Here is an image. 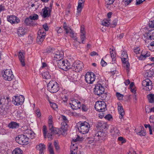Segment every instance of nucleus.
<instances>
[{
    "instance_id": "a878e982",
    "label": "nucleus",
    "mask_w": 154,
    "mask_h": 154,
    "mask_svg": "<svg viewBox=\"0 0 154 154\" xmlns=\"http://www.w3.org/2000/svg\"><path fill=\"white\" fill-rule=\"evenodd\" d=\"M36 148L39 151L40 154H44L43 150L45 149V146L44 144L40 143L36 146Z\"/></svg>"
},
{
    "instance_id": "39448f33",
    "label": "nucleus",
    "mask_w": 154,
    "mask_h": 154,
    "mask_svg": "<svg viewBox=\"0 0 154 154\" xmlns=\"http://www.w3.org/2000/svg\"><path fill=\"white\" fill-rule=\"evenodd\" d=\"M63 28H64L66 34H69V36L71 38L76 41H78V38H77L75 36L76 34H74V31L69 27L67 25L66 23H64Z\"/></svg>"
},
{
    "instance_id": "b1692460",
    "label": "nucleus",
    "mask_w": 154,
    "mask_h": 154,
    "mask_svg": "<svg viewBox=\"0 0 154 154\" xmlns=\"http://www.w3.org/2000/svg\"><path fill=\"white\" fill-rule=\"evenodd\" d=\"M110 132L112 133V136L115 138L120 135L119 131L116 127H112L110 130Z\"/></svg>"
},
{
    "instance_id": "4d7b16f0",
    "label": "nucleus",
    "mask_w": 154,
    "mask_h": 154,
    "mask_svg": "<svg viewBox=\"0 0 154 154\" xmlns=\"http://www.w3.org/2000/svg\"><path fill=\"white\" fill-rule=\"evenodd\" d=\"M30 137H28V138H29L30 139H32L35 137V134L32 131H30Z\"/></svg>"
},
{
    "instance_id": "72a5a7b5",
    "label": "nucleus",
    "mask_w": 154,
    "mask_h": 154,
    "mask_svg": "<svg viewBox=\"0 0 154 154\" xmlns=\"http://www.w3.org/2000/svg\"><path fill=\"white\" fill-rule=\"evenodd\" d=\"M51 134L53 135H55L56 134H61L60 133V129H59L58 128H54L53 129H52L51 131Z\"/></svg>"
},
{
    "instance_id": "5fc2aeb1",
    "label": "nucleus",
    "mask_w": 154,
    "mask_h": 154,
    "mask_svg": "<svg viewBox=\"0 0 154 154\" xmlns=\"http://www.w3.org/2000/svg\"><path fill=\"white\" fill-rule=\"evenodd\" d=\"M43 132L45 137L46 138L47 133L46 126L45 125H44L43 127Z\"/></svg>"
},
{
    "instance_id": "338daca9",
    "label": "nucleus",
    "mask_w": 154,
    "mask_h": 154,
    "mask_svg": "<svg viewBox=\"0 0 154 154\" xmlns=\"http://www.w3.org/2000/svg\"><path fill=\"white\" fill-rule=\"evenodd\" d=\"M150 121L153 123L154 126V116H150Z\"/></svg>"
},
{
    "instance_id": "2f4dec72",
    "label": "nucleus",
    "mask_w": 154,
    "mask_h": 154,
    "mask_svg": "<svg viewBox=\"0 0 154 154\" xmlns=\"http://www.w3.org/2000/svg\"><path fill=\"white\" fill-rule=\"evenodd\" d=\"M147 98L150 103H152L154 102V94H149L147 95Z\"/></svg>"
},
{
    "instance_id": "f8f14e48",
    "label": "nucleus",
    "mask_w": 154,
    "mask_h": 154,
    "mask_svg": "<svg viewBox=\"0 0 154 154\" xmlns=\"http://www.w3.org/2000/svg\"><path fill=\"white\" fill-rule=\"evenodd\" d=\"M46 32L44 29H42L38 30V35L37 37L36 41L37 42L40 44L42 43L45 38Z\"/></svg>"
},
{
    "instance_id": "864d4df0",
    "label": "nucleus",
    "mask_w": 154,
    "mask_h": 154,
    "mask_svg": "<svg viewBox=\"0 0 154 154\" xmlns=\"http://www.w3.org/2000/svg\"><path fill=\"white\" fill-rule=\"evenodd\" d=\"M118 140L121 141L122 143H124L126 142V140L122 137H118Z\"/></svg>"
},
{
    "instance_id": "1a4fd4ad",
    "label": "nucleus",
    "mask_w": 154,
    "mask_h": 154,
    "mask_svg": "<svg viewBox=\"0 0 154 154\" xmlns=\"http://www.w3.org/2000/svg\"><path fill=\"white\" fill-rule=\"evenodd\" d=\"M85 80L88 84H93L95 79V75L92 72H88L85 76Z\"/></svg>"
},
{
    "instance_id": "dca6fc26",
    "label": "nucleus",
    "mask_w": 154,
    "mask_h": 154,
    "mask_svg": "<svg viewBox=\"0 0 154 154\" xmlns=\"http://www.w3.org/2000/svg\"><path fill=\"white\" fill-rule=\"evenodd\" d=\"M73 69H75V71L79 72L82 70L83 67L82 63L79 61H75L72 66Z\"/></svg>"
},
{
    "instance_id": "a211bd4d",
    "label": "nucleus",
    "mask_w": 154,
    "mask_h": 154,
    "mask_svg": "<svg viewBox=\"0 0 154 154\" xmlns=\"http://www.w3.org/2000/svg\"><path fill=\"white\" fill-rule=\"evenodd\" d=\"M68 122H64L61 123L62 126L60 129V133L63 135L65 136L66 134V131L67 129V123Z\"/></svg>"
},
{
    "instance_id": "c756f323",
    "label": "nucleus",
    "mask_w": 154,
    "mask_h": 154,
    "mask_svg": "<svg viewBox=\"0 0 154 154\" xmlns=\"http://www.w3.org/2000/svg\"><path fill=\"white\" fill-rule=\"evenodd\" d=\"M154 75V72L152 69H149L146 71L144 76L147 77H151Z\"/></svg>"
},
{
    "instance_id": "c9c22d12",
    "label": "nucleus",
    "mask_w": 154,
    "mask_h": 154,
    "mask_svg": "<svg viewBox=\"0 0 154 154\" xmlns=\"http://www.w3.org/2000/svg\"><path fill=\"white\" fill-rule=\"evenodd\" d=\"M140 128L141 129L140 131L137 132V134L140 135L141 136H145L146 134V133L143 130L144 128L143 127H140Z\"/></svg>"
},
{
    "instance_id": "09e8293b",
    "label": "nucleus",
    "mask_w": 154,
    "mask_h": 154,
    "mask_svg": "<svg viewBox=\"0 0 154 154\" xmlns=\"http://www.w3.org/2000/svg\"><path fill=\"white\" fill-rule=\"evenodd\" d=\"M54 145L56 149L57 150H58L60 149V147L58 143V142L55 141L54 142Z\"/></svg>"
},
{
    "instance_id": "e2e57ef3",
    "label": "nucleus",
    "mask_w": 154,
    "mask_h": 154,
    "mask_svg": "<svg viewBox=\"0 0 154 154\" xmlns=\"http://www.w3.org/2000/svg\"><path fill=\"white\" fill-rule=\"evenodd\" d=\"M43 27L44 29L45 30V32H46L47 31H48L49 28L47 24H45L43 25Z\"/></svg>"
},
{
    "instance_id": "a19ab883",
    "label": "nucleus",
    "mask_w": 154,
    "mask_h": 154,
    "mask_svg": "<svg viewBox=\"0 0 154 154\" xmlns=\"http://www.w3.org/2000/svg\"><path fill=\"white\" fill-rule=\"evenodd\" d=\"M29 18L32 20H37L38 19V16L36 14H34L33 15H30L29 16Z\"/></svg>"
},
{
    "instance_id": "c85d7f7f",
    "label": "nucleus",
    "mask_w": 154,
    "mask_h": 154,
    "mask_svg": "<svg viewBox=\"0 0 154 154\" xmlns=\"http://www.w3.org/2000/svg\"><path fill=\"white\" fill-rule=\"evenodd\" d=\"M18 55L19 60L21 63L22 65L23 66H25V63L24 61V57L22 52H19Z\"/></svg>"
},
{
    "instance_id": "2eb2a0df",
    "label": "nucleus",
    "mask_w": 154,
    "mask_h": 154,
    "mask_svg": "<svg viewBox=\"0 0 154 154\" xmlns=\"http://www.w3.org/2000/svg\"><path fill=\"white\" fill-rule=\"evenodd\" d=\"M81 103L80 102L76 99L71 100L69 103L71 108L75 110L80 108L82 105Z\"/></svg>"
},
{
    "instance_id": "f3484780",
    "label": "nucleus",
    "mask_w": 154,
    "mask_h": 154,
    "mask_svg": "<svg viewBox=\"0 0 154 154\" xmlns=\"http://www.w3.org/2000/svg\"><path fill=\"white\" fill-rule=\"evenodd\" d=\"M80 35V41H78V39L77 41H78L80 43L81 42L83 43L84 44V41L85 38V27L83 25H82L81 27Z\"/></svg>"
},
{
    "instance_id": "aec40b11",
    "label": "nucleus",
    "mask_w": 154,
    "mask_h": 154,
    "mask_svg": "<svg viewBox=\"0 0 154 154\" xmlns=\"http://www.w3.org/2000/svg\"><path fill=\"white\" fill-rule=\"evenodd\" d=\"M7 19L11 24L17 23L20 22L19 18L14 15L8 16Z\"/></svg>"
},
{
    "instance_id": "4c0bfd02",
    "label": "nucleus",
    "mask_w": 154,
    "mask_h": 154,
    "mask_svg": "<svg viewBox=\"0 0 154 154\" xmlns=\"http://www.w3.org/2000/svg\"><path fill=\"white\" fill-rule=\"evenodd\" d=\"M48 149L50 152V154H54V151L53 150V147L52 146V143H49L48 144Z\"/></svg>"
},
{
    "instance_id": "603ef678",
    "label": "nucleus",
    "mask_w": 154,
    "mask_h": 154,
    "mask_svg": "<svg viewBox=\"0 0 154 154\" xmlns=\"http://www.w3.org/2000/svg\"><path fill=\"white\" fill-rule=\"evenodd\" d=\"M115 0H105L106 3L107 5H111L112 4Z\"/></svg>"
},
{
    "instance_id": "4468645a",
    "label": "nucleus",
    "mask_w": 154,
    "mask_h": 154,
    "mask_svg": "<svg viewBox=\"0 0 154 154\" xmlns=\"http://www.w3.org/2000/svg\"><path fill=\"white\" fill-rule=\"evenodd\" d=\"M52 3H50L49 7L45 6V8L42 9V11L43 14L42 15L44 18L48 17L51 15V13L52 9Z\"/></svg>"
},
{
    "instance_id": "473e14b6",
    "label": "nucleus",
    "mask_w": 154,
    "mask_h": 154,
    "mask_svg": "<svg viewBox=\"0 0 154 154\" xmlns=\"http://www.w3.org/2000/svg\"><path fill=\"white\" fill-rule=\"evenodd\" d=\"M77 149L78 147L77 146V144H72V143L70 146L71 152H77Z\"/></svg>"
},
{
    "instance_id": "393cba45",
    "label": "nucleus",
    "mask_w": 154,
    "mask_h": 154,
    "mask_svg": "<svg viewBox=\"0 0 154 154\" xmlns=\"http://www.w3.org/2000/svg\"><path fill=\"white\" fill-rule=\"evenodd\" d=\"M26 31L25 28L21 27L18 28L17 30V33L19 36H23L26 33Z\"/></svg>"
},
{
    "instance_id": "f704fd0d",
    "label": "nucleus",
    "mask_w": 154,
    "mask_h": 154,
    "mask_svg": "<svg viewBox=\"0 0 154 154\" xmlns=\"http://www.w3.org/2000/svg\"><path fill=\"white\" fill-rule=\"evenodd\" d=\"M114 50L113 49H110V52L111 55V57L112 59V61H115L116 59V54L113 52Z\"/></svg>"
},
{
    "instance_id": "052dcab7",
    "label": "nucleus",
    "mask_w": 154,
    "mask_h": 154,
    "mask_svg": "<svg viewBox=\"0 0 154 154\" xmlns=\"http://www.w3.org/2000/svg\"><path fill=\"white\" fill-rule=\"evenodd\" d=\"M82 106V109L83 111H87L88 110V108L85 105H83V104L81 103Z\"/></svg>"
},
{
    "instance_id": "69168bd1",
    "label": "nucleus",
    "mask_w": 154,
    "mask_h": 154,
    "mask_svg": "<svg viewBox=\"0 0 154 154\" xmlns=\"http://www.w3.org/2000/svg\"><path fill=\"white\" fill-rule=\"evenodd\" d=\"M63 53L62 51H56L55 53V55H60L61 56H63Z\"/></svg>"
},
{
    "instance_id": "c03bdc74",
    "label": "nucleus",
    "mask_w": 154,
    "mask_h": 154,
    "mask_svg": "<svg viewBox=\"0 0 154 154\" xmlns=\"http://www.w3.org/2000/svg\"><path fill=\"white\" fill-rule=\"evenodd\" d=\"M24 22L27 25H29L31 24L32 22V20L30 19L29 17L25 19Z\"/></svg>"
},
{
    "instance_id": "cd10ccee",
    "label": "nucleus",
    "mask_w": 154,
    "mask_h": 154,
    "mask_svg": "<svg viewBox=\"0 0 154 154\" xmlns=\"http://www.w3.org/2000/svg\"><path fill=\"white\" fill-rule=\"evenodd\" d=\"M144 36L147 37L148 39H154V30L150 31L148 33L145 34Z\"/></svg>"
},
{
    "instance_id": "37998d69",
    "label": "nucleus",
    "mask_w": 154,
    "mask_h": 154,
    "mask_svg": "<svg viewBox=\"0 0 154 154\" xmlns=\"http://www.w3.org/2000/svg\"><path fill=\"white\" fill-rule=\"evenodd\" d=\"M116 96L118 99L119 100H121L122 99L123 97V95L119 92H117L116 94Z\"/></svg>"
},
{
    "instance_id": "bf43d9fd",
    "label": "nucleus",
    "mask_w": 154,
    "mask_h": 154,
    "mask_svg": "<svg viewBox=\"0 0 154 154\" xmlns=\"http://www.w3.org/2000/svg\"><path fill=\"white\" fill-rule=\"evenodd\" d=\"M51 106L53 109H55L57 108V104L54 103H51Z\"/></svg>"
},
{
    "instance_id": "de8ad7c7",
    "label": "nucleus",
    "mask_w": 154,
    "mask_h": 154,
    "mask_svg": "<svg viewBox=\"0 0 154 154\" xmlns=\"http://www.w3.org/2000/svg\"><path fill=\"white\" fill-rule=\"evenodd\" d=\"M117 22L118 20L116 19H115L112 21L111 27H115L117 25Z\"/></svg>"
},
{
    "instance_id": "4be33fe9",
    "label": "nucleus",
    "mask_w": 154,
    "mask_h": 154,
    "mask_svg": "<svg viewBox=\"0 0 154 154\" xmlns=\"http://www.w3.org/2000/svg\"><path fill=\"white\" fill-rule=\"evenodd\" d=\"M84 2H85L79 1L77 8V13L76 14V17H78L80 15L84 5Z\"/></svg>"
},
{
    "instance_id": "58836bf2",
    "label": "nucleus",
    "mask_w": 154,
    "mask_h": 154,
    "mask_svg": "<svg viewBox=\"0 0 154 154\" xmlns=\"http://www.w3.org/2000/svg\"><path fill=\"white\" fill-rule=\"evenodd\" d=\"M110 21V20L108 19V20H103L102 21V24L106 26H109V25L110 24L109 21Z\"/></svg>"
},
{
    "instance_id": "9b49d317",
    "label": "nucleus",
    "mask_w": 154,
    "mask_h": 154,
    "mask_svg": "<svg viewBox=\"0 0 154 154\" xmlns=\"http://www.w3.org/2000/svg\"><path fill=\"white\" fill-rule=\"evenodd\" d=\"M3 77L5 80L11 81L14 78V75L11 70L6 69L3 72Z\"/></svg>"
},
{
    "instance_id": "ea45409f",
    "label": "nucleus",
    "mask_w": 154,
    "mask_h": 154,
    "mask_svg": "<svg viewBox=\"0 0 154 154\" xmlns=\"http://www.w3.org/2000/svg\"><path fill=\"white\" fill-rule=\"evenodd\" d=\"M63 56H61L60 55H55L54 57V60L57 61L62 60Z\"/></svg>"
},
{
    "instance_id": "774afa93",
    "label": "nucleus",
    "mask_w": 154,
    "mask_h": 154,
    "mask_svg": "<svg viewBox=\"0 0 154 154\" xmlns=\"http://www.w3.org/2000/svg\"><path fill=\"white\" fill-rule=\"evenodd\" d=\"M101 64L103 66H106L107 65V63L102 59L101 62Z\"/></svg>"
},
{
    "instance_id": "a18cd8bd",
    "label": "nucleus",
    "mask_w": 154,
    "mask_h": 154,
    "mask_svg": "<svg viewBox=\"0 0 154 154\" xmlns=\"http://www.w3.org/2000/svg\"><path fill=\"white\" fill-rule=\"evenodd\" d=\"M144 126L146 128H149V134H152V132L150 125L149 124H144Z\"/></svg>"
},
{
    "instance_id": "412c9836",
    "label": "nucleus",
    "mask_w": 154,
    "mask_h": 154,
    "mask_svg": "<svg viewBox=\"0 0 154 154\" xmlns=\"http://www.w3.org/2000/svg\"><path fill=\"white\" fill-rule=\"evenodd\" d=\"M150 55L149 52L143 51L141 52V55L138 57V58L140 60H143L147 57H149Z\"/></svg>"
},
{
    "instance_id": "20e7f679",
    "label": "nucleus",
    "mask_w": 154,
    "mask_h": 154,
    "mask_svg": "<svg viewBox=\"0 0 154 154\" xmlns=\"http://www.w3.org/2000/svg\"><path fill=\"white\" fill-rule=\"evenodd\" d=\"M15 140L19 144L24 145L28 144L29 138L25 135L20 134L16 137Z\"/></svg>"
},
{
    "instance_id": "6ab92c4d",
    "label": "nucleus",
    "mask_w": 154,
    "mask_h": 154,
    "mask_svg": "<svg viewBox=\"0 0 154 154\" xmlns=\"http://www.w3.org/2000/svg\"><path fill=\"white\" fill-rule=\"evenodd\" d=\"M11 100L9 97H7L5 99V98H2L0 100V104L2 105L3 107H7L10 105Z\"/></svg>"
},
{
    "instance_id": "ddd939ff",
    "label": "nucleus",
    "mask_w": 154,
    "mask_h": 154,
    "mask_svg": "<svg viewBox=\"0 0 154 154\" xmlns=\"http://www.w3.org/2000/svg\"><path fill=\"white\" fill-rule=\"evenodd\" d=\"M58 66L59 68L64 70L72 68L70 65L69 62L66 63L63 60H59L57 62Z\"/></svg>"
},
{
    "instance_id": "13d9d810",
    "label": "nucleus",
    "mask_w": 154,
    "mask_h": 154,
    "mask_svg": "<svg viewBox=\"0 0 154 154\" xmlns=\"http://www.w3.org/2000/svg\"><path fill=\"white\" fill-rule=\"evenodd\" d=\"M63 28L61 27L59 28V27H57L56 28V30L57 31V32L58 33H60L63 32Z\"/></svg>"
},
{
    "instance_id": "5701e85b",
    "label": "nucleus",
    "mask_w": 154,
    "mask_h": 154,
    "mask_svg": "<svg viewBox=\"0 0 154 154\" xmlns=\"http://www.w3.org/2000/svg\"><path fill=\"white\" fill-rule=\"evenodd\" d=\"M121 60L124 67H126L127 71L128 72L129 71L130 65L128 61V57H123L121 58Z\"/></svg>"
},
{
    "instance_id": "f03ea898",
    "label": "nucleus",
    "mask_w": 154,
    "mask_h": 154,
    "mask_svg": "<svg viewBox=\"0 0 154 154\" xmlns=\"http://www.w3.org/2000/svg\"><path fill=\"white\" fill-rule=\"evenodd\" d=\"M48 90L52 93H55L59 90V87L57 83L54 81H51L47 86Z\"/></svg>"
},
{
    "instance_id": "680f3d73",
    "label": "nucleus",
    "mask_w": 154,
    "mask_h": 154,
    "mask_svg": "<svg viewBox=\"0 0 154 154\" xmlns=\"http://www.w3.org/2000/svg\"><path fill=\"white\" fill-rule=\"evenodd\" d=\"M104 118L106 119H107L108 120H110V119L112 118V116L110 114H108L105 116Z\"/></svg>"
},
{
    "instance_id": "0e129e2a",
    "label": "nucleus",
    "mask_w": 154,
    "mask_h": 154,
    "mask_svg": "<svg viewBox=\"0 0 154 154\" xmlns=\"http://www.w3.org/2000/svg\"><path fill=\"white\" fill-rule=\"evenodd\" d=\"M48 125L49 127V129L51 131L52 129H54V128L53 127V122H48Z\"/></svg>"
},
{
    "instance_id": "6e6d98bb",
    "label": "nucleus",
    "mask_w": 154,
    "mask_h": 154,
    "mask_svg": "<svg viewBox=\"0 0 154 154\" xmlns=\"http://www.w3.org/2000/svg\"><path fill=\"white\" fill-rule=\"evenodd\" d=\"M128 57L127 53L126 51H123L121 54V58L123 57Z\"/></svg>"
},
{
    "instance_id": "7ed1b4c3",
    "label": "nucleus",
    "mask_w": 154,
    "mask_h": 154,
    "mask_svg": "<svg viewBox=\"0 0 154 154\" xmlns=\"http://www.w3.org/2000/svg\"><path fill=\"white\" fill-rule=\"evenodd\" d=\"M78 129L80 133L83 134L88 132L89 129L90 127V125L86 122H84L81 124L78 125Z\"/></svg>"
},
{
    "instance_id": "49530a36",
    "label": "nucleus",
    "mask_w": 154,
    "mask_h": 154,
    "mask_svg": "<svg viewBox=\"0 0 154 154\" xmlns=\"http://www.w3.org/2000/svg\"><path fill=\"white\" fill-rule=\"evenodd\" d=\"M99 126L101 129H105L107 127V125L106 124L103 123H99Z\"/></svg>"
},
{
    "instance_id": "6e6552de",
    "label": "nucleus",
    "mask_w": 154,
    "mask_h": 154,
    "mask_svg": "<svg viewBox=\"0 0 154 154\" xmlns=\"http://www.w3.org/2000/svg\"><path fill=\"white\" fill-rule=\"evenodd\" d=\"M105 91L104 87L101 84L98 83L96 85L94 89V92L95 94L100 96L103 94Z\"/></svg>"
},
{
    "instance_id": "423d86ee",
    "label": "nucleus",
    "mask_w": 154,
    "mask_h": 154,
    "mask_svg": "<svg viewBox=\"0 0 154 154\" xmlns=\"http://www.w3.org/2000/svg\"><path fill=\"white\" fill-rule=\"evenodd\" d=\"M152 82L149 79H146L144 80L142 82V84L143 89L147 91L151 90L153 87Z\"/></svg>"
},
{
    "instance_id": "3c124183",
    "label": "nucleus",
    "mask_w": 154,
    "mask_h": 154,
    "mask_svg": "<svg viewBox=\"0 0 154 154\" xmlns=\"http://www.w3.org/2000/svg\"><path fill=\"white\" fill-rule=\"evenodd\" d=\"M149 26L151 28H154V20L153 21H149Z\"/></svg>"
},
{
    "instance_id": "79ce46f5",
    "label": "nucleus",
    "mask_w": 154,
    "mask_h": 154,
    "mask_svg": "<svg viewBox=\"0 0 154 154\" xmlns=\"http://www.w3.org/2000/svg\"><path fill=\"white\" fill-rule=\"evenodd\" d=\"M42 76L45 79H48L50 77V75L48 72H45L43 73Z\"/></svg>"
},
{
    "instance_id": "8fccbe9b",
    "label": "nucleus",
    "mask_w": 154,
    "mask_h": 154,
    "mask_svg": "<svg viewBox=\"0 0 154 154\" xmlns=\"http://www.w3.org/2000/svg\"><path fill=\"white\" fill-rule=\"evenodd\" d=\"M132 1V0H123V2L125 5H129Z\"/></svg>"
},
{
    "instance_id": "9d476101",
    "label": "nucleus",
    "mask_w": 154,
    "mask_h": 154,
    "mask_svg": "<svg viewBox=\"0 0 154 154\" xmlns=\"http://www.w3.org/2000/svg\"><path fill=\"white\" fill-rule=\"evenodd\" d=\"M24 100V97L23 95H20L19 96H15L13 97L12 101L14 105L19 106L23 104Z\"/></svg>"
},
{
    "instance_id": "bb28decb",
    "label": "nucleus",
    "mask_w": 154,
    "mask_h": 154,
    "mask_svg": "<svg viewBox=\"0 0 154 154\" xmlns=\"http://www.w3.org/2000/svg\"><path fill=\"white\" fill-rule=\"evenodd\" d=\"M118 109L119 113L120 114L119 117L120 119H121L123 118V116L125 114L124 111L122 106H118Z\"/></svg>"
},
{
    "instance_id": "7c9ffc66",
    "label": "nucleus",
    "mask_w": 154,
    "mask_h": 154,
    "mask_svg": "<svg viewBox=\"0 0 154 154\" xmlns=\"http://www.w3.org/2000/svg\"><path fill=\"white\" fill-rule=\"evenodd\" d=\"M8 127L10 128H15L19 127V124L16 122H13L8 124Z\"/></svg>"
},
{
    "instance_id": "e433bc0d",
    "label": "nucleus",
    "mask_w": 154,
    "mask_h": 154,
    "mask_svg": "<svg viewBox=\"0 0 154 154\" xmlns=\"http://www.w3.org/2000/svg\"><path fill=\"white\" fill-rule=\"evenodd\" d=\"M22 151L19 148H16L12 152V154H22Z\"/></svg>"
},
{
    "instance_id": "0eeeda50",
    "label": "nucleus",
    "mask_w": 154,
    "mask_h": 154,
    "mask_svg": "<svg viewBox=\"0 0 154 154\" xmlns=\"http://www.w3.org/2000/svg\"><path fill=\"white\" fill-rule=\"evenodd\" d=\"M106 107V104L104 102L99 101L96 102L94 108L98 111L103 112L105 111Z\"/></svg>"
},
{
    "instance_id": "f257e3e1",
    "label": "nucleus",
    "mask_w": 154,
    "mask_h": 154,
    "mask_svg": "<svg viewBox=\"0 0 154 154\" xmlns=\"http://www.w3.org/2000/svg\"><path fill=\"white\" fill-rule=\"evenodd\" d=\"M93 136L95 141L101 142L106 139L107 134L105 132L102 131H94L93 132Z\"/></svg>"
}]
</instances>
